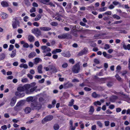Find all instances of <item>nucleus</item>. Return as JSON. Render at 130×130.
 <instances>
[{"label":"nucleus","mask_w":130,"mask_h":130,"mask_svg":"<svg viewBox=\"0 0 130 130\" xmlns=\"http://www.w3.org/2000/svg\"><path fill=\"white\" fill-rule=\"evenodd\" d=\"M2 6L4 7H7L8 6V3L6 2H2L1 3Z\"/></svg>","instance_id":"obj_27"},{"label":"nucleus","mask_w":130,"mask_h":130,"mask_svg":"<svg viewBox=\"0 0 130 130\" xmlns=\"http://www.w3.org/2000/svg\"><path fill=\"white\" fill-rule=\"evenodd\" d=\"M31 106L33 109H39L41 108L42 105L41 104L38 103L35 101L34 102L31 103Z\"/></svg>","instance_id":"obj_3"},{"label":"nucleus","mask_w":130,"mask_h":130,"mask_svg":"<svg viewBox=\"0 0 130 130\" xmlns=\"http://www.w3.org/2000/svg\"><path fill=\"white\" fill-rule=\"evenodd\" d=\"M33 99V98L32 97L30 96L27 98L26 99V100L27 102H32V100Z\"/></svg>","instance_id":"obj_37"},{"label":"nucleus","mask_w":130,"mask_h":130,"mask_svg":"<svg viewBox=\"0 0 130 130\" xmlns=\"http://www.w3.org/2000/svg\"><path fill=\"white\" fill-rule=\"evenodd\" d=\"M51 25L53 26H56L58 25V23L57 22H52L51 23Z\"/></svg>","instance_id":"obj_39"},{"label":"nucleus","mask_w":130,"mask_h":130,"mask_svg":"<svg viewBox=\"0 0 130 130\" xmlns=\"http://www.w3.org/2000/svg\"><path fill=\"white\" fill-rule=\"evenodd\" d=\"M61 50L59 49H56L55 50H54L52 52L53 54H55L57 53H60L61 52Z\"/></svg>","instance_id":"obj_23"},{"label":"nucleus","mask_w":130,"mask_h":130,"mask_svg":"<svg viewBox=\"0 0 130 130\" xmlns=\"http://www.w3.org/2000/svg\"><path fill=\"white\" fill-rule=\"evenodd\" d=\"M24 111L26 114L29 113L31 111V109L29 107H27L25 109Z\"/></svg>","instance_id":"obj_17"},{"label":"nucleus","mask_w":130,"mask_h":130,"mask_svg":"<svg viewBox=\"0 0 130 130\" xmlns=\"http://www.w3.org/2000/svg\"><path fill=\"white\" fill-rule=\"evenodd\" d=\"M94 111V107L92 106H91L90 107V110L89 111V113L90 115L92 114Z\"/></svg>","instance_id":"obj_20"},{"label":"nucleus","mask_w":130,"mask_h":130,"mask_svg":"<svg viewBox=\"0 0 130 130\" xmlns=\"http://www.w3.org/2000/svg\"><path fill=\"white\" fill-rule=\"evenodd\" d=\"M68 66V64L67 63H63L62 65V67L63 68H67Z\"/></svg>","instance_id":"obj_48"},{"label":"nucleus","mask_w":130,"mask_h":130,"mask_svg":"<svg viewBox=\"0 0 130 130\" xmlns=\"http://www.w3.org/2000/svg\"><path fill=\"white\" fill-rule=\"evenodd\" d=\"M47 121H48L47 120L45 117L42 120V123L43 124H44L46 123V122Z\"/></svg>","instance_id":"obj_47"},{"label":"nucleus","mask_w":130,"mask_h":130,"mask_svg":"<svg viewBox=\"0 0 130 130\" xmlns=\"http://www.w3.org/2000/svg\"><path fill=\"white\" fill-rule=\"evenodd\" d=\"M41 17V15L40 14H38L36 17L35 18V20L36 21H37L39 20Z\"/></svg>","instance_id":"obj_31"},{"label":"nucleus","mask_w":130,"mask_h":130,"mask_svg":"<svg viewBox=\"0 0 130 130\" xmlns=\"http://www.w3.org/2000/svg\"><path fill=\"white\" fill-rule=\"evenodd\" d=\"M94 62L97 64L100 63V61L99 60L97 59H95L94 60Z\"/></svg>","instance_id":"obj_49"},{"label":"nucleus","mask_w":130,"mask_h":130,"mask_svg":"<svg viewBox=\"0 0 130 130\" xmlns=\"http://www.w3.org/2000/svg\"><path fill=\"white\" fill-rule=\"evenodd\" d=\"M45 118L47 121H49L52 120L53 119V117L52 115H49L46 117Z\"/></svg>","instance_id":"obj_24"},{"label":"nucleus","mask_w":130,"mask_h":130,"mask_svg":"<svg viewBox=\"0 0 130 130\" xmlns=\"http://www.w3.org/2000/svg\"><path fill=\"white\" fill-rule=\"evenodd\" d=\"M36 55V53L35 52L31 53L28 55V57L29 58H31L35 57Z\"/></svg>","instance_id":"obj_21"},{"label":"nucleus","mask_w":130,"mask_h":130,"mask_svg":"<svg viewBox=\"0 0 130 130\" xmlns=\"http://www.w3.org/2000/svg\"><path fill=\"white\" fill-rule=\"evenodd\" d=\"M25 3L27 6L28 7L30 5V3L28 0H24Z\"/></svg>","instance_id":"obj_30"},{"label":"nucleus","mask_w":130,"mask_h":130,"mask_svg":"<svg viewBox=\"0 0 130 130\" xmlns=\"http://www.w3.org/2000/svg\"><path fill=\"white\" fill-rule=\"evenodd\" d=\"M74 100L73 99H72L69 102L68 105L70 106H72L74 104Z\"/></svg>","instance_id":"obj_35"},{"label":"nucleus","mask_w":130,"mask_h":130,"mask_svg":"<svg viewBox=\"0 0 130 130\" xmlns=\"http://www.w3.org/2000/svg\"><path fill=\"white\" fill-rule=\"evenodd\" d=\"M25 102L24 101L22 100H21L19 101L18 102L17 104L18 105L20 106V107H21L24 104Z\"/></svg>","instance_id":"obj_22"},{"label":"nucleus","mask_w":130,"mask_h":130,"mask_svg":"<svg viewBox=\"0 0 130 130\" xmlns=\"http://www.w3.org/2000/svg\"><path fill=\"white\" fill-rule=\"evenodd\" d=\"M96 129V126L94 125H92L91 127L92 130H95Z\"/></svg>","instance_id":"obj_64"},{"label":"nucleus","mask_w":130,"mask_h":130,"mask_svg":"<svg viewBox=\"0 0 130 130\" xmlns=\"http://www.w3.org/2000/svg\"><path fill=\"white\" fill-rule=\"evenodd\" d=\"M84 90L86 91H89L91 90V89L87 87H85L84 88Z\"/></svg>","instance_id":"obj_62"},{"label":"nucleus","mask_w":130,"mask_h":130,"mask_svg":"<svg viewBox=\"0 0 130 130\" xmlns=\"http://www.w3.org/2000/svg\"><path fill=\"white\" fill-rule=\"evenodd\" d=\"M34 63L36 64H38L40 61H42L39 58H35L34 59Z\"/></svg>","instance_id":"obj_25"},{"label":"nucleus","mask_w":130,"mask_h":130,"mask_svg":"<svg viewBox=\"0 0 130 130\" xmlns=\"http://www.w3.org/2000/svg\"><path fill=\"white\" fill-rule=\"evenodd\" d=\"M112 17L114 18H115L117 19V20H119L120 19V17L119 16L116 14H114L113 15Z\"/></svg>","instance_id":"obj_40"},{"label":"nucleus","mask_w":130,"mask_h":130,"mask_svg":"<svg viewBox=\"0 0 130 130\" xmlns=\"http://www.w3.org/2000/svg\"><path fill=\"white\" fill-rule=\"evenodd\" d=\"M123 48L125 50H130V44H128L126 46L125 44H123Z\"/></svg>","instance_id":"obj_19"},{"label":"nucleus","mask_w":130,"mask_h":130,"mask_svg":"<svg viewBox=\"0 0 130 130\" xmlns=\"http://www.w3.org/2000/svg\"><path fill=\"white\" fill-rule=\"evenodd\" d=\"M28 39L30 42H33L35 40V39L34 37L31 35H29L28 37Z\"/></svg>","instance_id":"obj_13"},{"label":"nucleus","mask_w":130,"mask_h":130,"mask_svg":"<svg viewBox=\"0 0 130 130\" xmlns=\"http://www.w3.org/2000/svg\"><path fill=\"white\" fill-rule=\"evenodd\" d=\"M2 18L3 19H4L7 17V15L5 13H3L2 15Z\"/></svg>","instance_id":"obj_33"},{"label":"nucleus","mask_w":130,"mask_h":130,"mask_svg":"<svg viewBox=\"0 0 130 130\" xmlns=\"http://www.w3.org/2000/svg\"><path fill=\"white\" fill-rule=\"evenodd\" d=\"M93 104L94 105L96 106L97 105H101V103L99 101L94 102Z\"/></svg>","instance_id":"obj_38"},{"label":"nucleus","mask_w":130,"mask_h":130,"mask_svg":"<svg viewBox=\"0 0 130 130\" xmlns=\"http://www.w3.org/2000/svg\"><path fill=\"white\" fill-rule=\"evenodd\" d=\"M39 30L37 28H35L31 30L32 32L35 35H37V36L38 37L41 35V30L44 31H49L51 29V28L48 27H40Z\"/></svg>","instance_id":"obj_1"},{"label":"nucleus","mask_w":130,"mask_h":130,"mask_svg":"<svg viewBox=\"0 0 130 130\" xmlns=\"http://www.w3.org/2000/svg\"><path fill=\"white\" fill-rule=\"evenodd\" d=\"M33 25L34 26L36 27H38L39 26V24L37 22H35L33 23Z\"/></svg>","instance_id":"obj_59"},{"label":"nucleus","mask_w":130,"mask_h":130,"mask_svg":"<svg viewBox=\"0 0 130 130\" xmlns=\"http://www.w3.org/2000/svg\"><path fill=\"white\" fill-rule=\"evenodd\" d=\"M1 128L2 129L4 130H6L7 128V126L6 125H4L2 126H1Z\"/></svg>","instance_id":"obj_52"},{"label":"nucleus","mask_w":130,"mask_h":130,"mask_svg":"<svg viewBox=\"0 0 130 130\" xmlns=\"http://www.w3.org/2000/svg\"><path fill=\"white\" fill-rule=\"evenodd\" d=\"M16 52L17 51L16 50H14L12 51V53L10 55V57L11 58H13L15 56Z\"/></svg>","instance_id":"obj_18"},{"label":"nucleus","mask_w":130,"mask_h":130,"mask_svg":"<svg viewBox=\"0 0 130 130\" xmlns=\"http://www.w3.org/2000/svg\"><path fill=\"white\" fill-rule=\"evenodd\" d=\"M110 48L109 45L108 44H106L104 45V49L105 50H107Z\"/></svg>","instance_id":"obj_46"},{"label":"nucleus","mask_w":130,"mask_h":130,"mask_svg":"<svg viewBox=\"0 0 130 130\" xmlns=\"http://www.w3.org/2000/svg\"><path fill=\"white\" fill-rule=\"evenodd\" d=\"M122 21L120 20L119 21H117L114 22V24H120L122 23Z\"/></svg>","instance_id":"obj_58"},{"label":"nucleus","mask_w":130,"mask_h":130,"mask_svg":"<svg viewBox=\"0 0 130 130\" xmlns=\"http://www.w3.org/2000/svg\"><path fill=\"white\" fill-rule=\"evenodd\" d=\"M42 66L41 64H40L38 66L37 68V70L38 72L40 74H42L43 73L42 71Z\"/></svg>","instance_id":"obj_11"},{"label":"nucleus","mask_w":130,"mask_h":130,"mask_svg":"<svg viewBox=\"0 0 130 130\" xmlns=\"http://www.w3.org/2000/svg\"><path fill=\"white\" fill-rule=\"evenodd\" d=\"M32 5L33 6L36 7H38V4L36 2H34L32 4Z\"/></svg>","instance_id":"obj_60"},{"label":"nucleus","mask_w":130,"mask_h":130,"mask_svg":"<svg viewBox=\"0 0 130 130\" xmlns=\"http://www.w3.org/2000/svg\"><path fill=\"white\" fill-rule=\"evenodd\" d=\"M49 67L50 68V70H52L53 73H56L57 72V70L55 67L53 65H49Z\"/></svg>","instance_id":"obj_7"},{"label":"nucleus","mask_w":130,"mask_h":130,"mask_svg":"<svg viewBox=\"0 0 130 130\" xmlns=\"http://www.w3.org/2000/svg\"><path fill=\"white\" fill-rule=\"evenodd\" d=\"M47 5H49L51 7H55V4H54L52 2H50L48 3V4H46Z\"/></svg>","instance_id":"obj_45"},{"label":"nucleus","mask_w":130,"mask_h":130,"mask_svg":"<svg viewBox=\"0 0 130 130\" xmlns=\"http://www.w3.org/2000/svg\"><path fill=\"white\" fill-rule=\"evenodd\" d=\"M113 85L112 83L111 82H109L107 84V86L108 87L111 86Z\"/></svg>","instance_id":"obj_63"},{"label":"nucleus","mask_w":130,"mask_h":130,"mask_svg":"<svg viewBox=\"0 0 130 130\" xmlns=\"http://www.w3.org/2000/svg\"><path fill=\"white\" fill-rule=\"evenodd\" d=\"M97 124L100 127H102V125L101 122L99 121H98L97 122Z\"/></svg>","instance_id":"obj_55"},{"label":"nucleus","mask_w":130,"mask_h":130,"mask_svg":"<svg viewBox=\"0 0 130 130\" xmlns=\"http://www.w3.org/2000/svg\"><path fill=\"white\" fill-rule=\"evenodd\" d=\"M19 23L20 22L17 18L15 17L13 19L12 25L14 28H16L17 26H19Z\"/></svg>","instance_id":"obj_5"},{"label":"nucleus","mask_w":130,"mask_h":130,"mask_svg":"<svg viewBox=\"0 0 130 130\" xmlns=\"http://www.w3.org/2000/svg\"><path fill=\"white\" fill-rule=\"evenodd\" d=\"M19 67L21 68H23L25 69H27L28 67V66L27 64L23 63L21 64L20 65Z\"/></svg>","instance_id":"obj_26"},{"label":"nucleus","mask_w":130,"mask_h":130,"mask_svg":"<svg viewBox=\"0 0 130 130\" xmlns=\"http://www.w3.org/2000/svg\"><path fill=\"white\" fill-rule=\"evenodd\" d=\"M41 77L42 76L41 75H36L35 76V78H36L38 79H40L41 78Z\"/></svg>","instance_id":"obj_53"},{"label":"nucleus","mask_w":130,"mask_h":130,"mask_svg":"<svg viewBox=\"0 0 130 130\" xmlns=\"http://www.w3.org/2000/svg\"><path fill=\"white\" fill-rule=\"evenodd\" d=\"M115 76L116 77L117 79L119 81H120L121 80V78L120 77L118 74H116Z\"/></svg>","instance_id":"obj_36"},{"label":"nucleus","mask_w":130,"mask_h":130,"mask_svg":"<svg viewBox=\"0 0 130 130\" xmlns=\"http://www.w3.org/2000/svg\"><path fill=\"white\" fill-rule=\"evenodd\" d=\"M36 11V8L34 7H32L30 10V13L35 12Z\"/></svg>","instance_id":"obj_42"},{"label":"nucleus","mask_w":130,"mask_h":130,"mask_svg":"<svg viewBox=\"0 0 130 130\" xmlns=\"http://www.w3.org/2000/svg\"><path fill=\"white\" fill-rule=\"evenodd\" d=\"M21 82L22 83H26L28 82V79L27 78H24L22 79Z\"/></svg>","instance_id":"obj_44"},{"label":"nucleus","mask_w":130,"mask_h":130,"mask_svg":"<svg viewBox=\"0 0 130 130\" xmlns=\"http://www.w3.org/2000/svg\"><path fill=\"white\" fill-rule=\"evenodd\" d=\"M35 45L37 47H39L40 46V44L38 41H36L35 43Z\"/></svg>","instance_id":"obj_50"},{"label":"nucleus","mask_w":130,"mask_h":130,"mask_svg":"<svg viewBox=\"0 0 130 130\" xmlns=\"http://www.w3.org/2000/svg\"><path fill=\"white\" fill-rule=\"evenodd\" d=\"M59 128V125L57 124H55L54 126V128L55 130H58Z\"/></svg>","instance_id":"obj_34"},{"label":"nucleus","mask_w":130,"mask_h":130,"mask_svg":"<svg viewBox=\"0 0 130 130\" xmlns=\"http://www.w3.org/2000/svg\"><path fill=\"white\" fill-rule=\"evenodd\" d=\"M41 50H43V52L45 53L47 52H49L51 51L50 48L46 46H42L41 47Z\"/></svg>","instance_id":"obj_6"},{"label":"nucleus","mask_w":130,"mask_h":130,"mask_svg":"<svg viewBox=\"0 0 130 130\" xmlns=\"http://www.w3.org/2000/svg\"><path fill=\"white\" fill-rule=\"evenodd\" d=\"M80 66L79 64L77 63L74 65L73 67L72 70L73 72L77 73L80 70Z\"/></svg>","instance_id":"obj_4"},{"label":"nucleus","mask_w":130,"mask_h":130,"mask_svg":"<svg viewBox=\"0 0 130 130\" xmlns=\"http://www.w3.org/2000/svg\"><path fill=\"white\" fill-rule=\"evenodd\" d=\"M121 67L120 66H118L116 68V69L117 70L116 71L117 72H119V71L121 70Z\"/></svg>","instance_id":"obj_57"},{"label":"nucleus","mask_w":130,"mask_h":130,"mask_svg":"<svg viewBox=\"0 0 130 130\" xmlns=\"http://www.w3.org/2000/svg\"><path fill=\"white\" fill-rule=\"evenodd\" d=\"M79 81L77 79L75 78L72 80V82L73 83L78 82H79Z\"/></svg>","instance_id":"obj_56"},{"label":"nucleus","mask_w":130,"mask_h":130,"mask_svg":"<svg viewBox=\"0 0 130 130\" xmlns=\"http://www.w3.org/2000/svg\"><path fill=\"white\" fill-rule=\"evenodd\" d=\"M61 54L63 56L67 57H70L71 56V55L69 52H67L66 53H62Z\"/></svg>","instance_id":"obj_12"},{"label":"nucleus","mask_w":130,"mask_h":130,"mask_svg":"<svg viewBox=\"0 0 130 130\" xmlns=\"http://www.w3.org/2000/svg\"><path fill=\"white\" fill-rule=\"evenodd\" d=\"M112 57L111 55L107 54L105 57L107 58H112Z\"/></svg>","instance_id":"obj_61"},{"label":"nucleus","mask_w":130,"mask_h":130,"mask_svg":"<svg viewBox=\"0 0 130 130\" xmlns=\"http://www.w3.org/2000/svg\"><path fill=\"white\" fill-rule=\"evenodd\" d=\"M111 12L110 11H108L103 13V16L105 15H111Z\"/></svg>","instance_id":"obj_28"},{"label":"nucleus","mask_w":130,"mask_h":130,"mask_svg":"<svg viewBox=\"0 0 130 130\" xmlns=\"http://www.w3.org/2000/svg\"><path fill=\"white\" fill-rule=\"evenodd\" d=\"M68 34L67 33L64 34L62 35L58 36V38L60 39H63L66 38Z\"/></svg>","instance_id":"obj_8"},{"label":"nucleus","mask_w":130,"mask_h":130,"mask_svg":"<svg viewBox=\"0 0 130 130\" xmlns=\"http://www.w3.org/2000/svg\"><path fill=\"white\" fill-rule=\"evenodd\" d=\"M22 109V107H20L16 104L14 107V110L16 111H19L21 110Z\"/></svg>","instance_id":"obj_16"},{"label":"nucleus","mask_w":130,"mask_h":130,"mask_svg":"<svg viewBox=\"0 0 130 130\" xmlns=\"http://www.w3.org/2000/svg\"><path fill=\"white\" fill-rule=\"evenodd\" d=\"M107 9V8L106 7H103L102 8H101L99 9V11L100 12L104 11L106 10Z\"/></svg>","instance_id":"obj_43"},{"label":"nucleus","mask_w":130,"mask_h":130,"mask_svg":"<svg viewBox=\"0 0 130 130\" xmlns=\"http://www.w3.org/2000/svg\"><path fill=\"white\" fill-rule=\"evenodd\" d=\"M5 55L3 53L0 55V61L3 60L5 57Z\"/></svg>","instance_id":"obj_29"},{"label":"nucleus","mask_w":130,"mask_h":130,"mask_svg":"<svg viewBox=\"0 0 130 130\" xmlns=\"http://www.w3.org/2000/svg\"><path fill=\"white\" fill-rule=\"evenodd\" d=\"M16 102V100L15 98H13L11 99L10 103V105L12 107L14 105Z\"/></svg>","instance_id":"obj_15"},{"label":"nucleus","mask_w":130,"mask_h":130,"mask_svg":"<svg viewBox=\"0 0 130 130\" xmlns=\"http://www.w3.org/2000/svg\"><path fill=\"white\" fill-rule=\"evenodd\" d=\"M23 46L24 47L27 48L29 47V45L27 43H26L23 45Z\"/></svg>","instance_id":"obj_54"},{"label":"nucleus","mask_w":130,"mask_h":130,"mask_svg":"<svg viewBox=\"0 0 130 130\" xmlns=\"http://www.w3.org/2000/svg\"><path fill=\"white\" fill-rule=\"evenodd\" d=\"M14 48V46L12 45L11 44L9 45V47L8 48V50L9 51H11Z\"/></svg>","instance_id":"obj_41"},{"label":"nucleus","mask_w":130,"mask_h":130,"mask_svg":"<svg viewBox=\"0 0 130 130\" xmlns=\"http://www.w3.org/2000/svg\"><path fill=\"white\" fill-rule=\"evenodd\" d=\"M113 4L115 5L116 6L120 4L119 3L116 1H115L113 2Z\"/></svg>","instance_id":"obj_51"},{"label":"nucleus","mask_w":130,"mask_h":130,"mask_svg":"<svg viewBox=\"0 0 130 130\" xmlns=\"http://www.w3.org/2000/svg\"><path fill=\"white\" fill-rule=\"evenodd\" d=\"M15 94L16 95L20 97L23 96L24 95L23 92L21 93V92L18 91L15 92Z\"/></svg>","instance_id":"obj_9"},{"label":"nucleus","mask_w":130,"mask_h":130,"mask_svg":"<svg viewBox=\"0 0 130 130\" xmlns=\"http://www.w3.org/2000/svg\"><path fill=\"white\" fill-rule=\"evenodd\" d=\"M87 50L86 48L85 49V48H84L83 50L79 52L78 55L79 56L82 55L83 54H86L87 52Z\"/></svg>","instance_id":"obj_10"},{"label":"nucleus","mask_w":130,"mask_h":130,"mask_svg":"<svg viewBox=\"0 0 130 130\" xmlns=\"http://www.w3.org/2000/svg\"><path fill=\"white\" fill-rule=\"evenodd\" d=\"M92 96L94 98H96L97 97H99L100 96V95L97 94L95 92H94L92 93Z\"/></svg>","instance_id":"obj_32"},{"label":"nucleus","mask_w":130,"mask_h":130,"mask_svg":"<svg viewBox=\"0 0 130 130\" xmlns=\"http://www.w3.org/2000/svg\"><path fill=\"white\" fill-rule=\"evenodd\" d=\"M36 83L33 82L30 84H26L25 85L26 92L27 94H30L34 91L37 88V87L35 86Z\"/></svg>","instance_id":"obj_2"},{"label":"nucleus","mask_w":130,"mask_h":130,"mask_svg":"<svg viewBox=\"0 0 130 130\" xmlns=\"http://www.w3.org/2000/svg\"><path fill=\"white\" fill-rule=\"evenodd\" d=\"M17 90L18 91L21 92L25 91L24 85L23 86L19 87L17 88Z\"/></svg>","instance_id":"obj_14"}]
</instances>
